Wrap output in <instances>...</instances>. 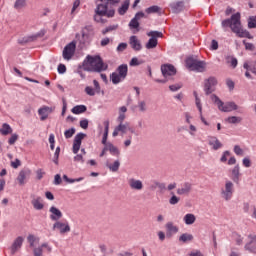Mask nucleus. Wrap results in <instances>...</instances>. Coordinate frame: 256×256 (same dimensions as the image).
Masks as SVG:
<instances>
[{
    "label": "nucleus",
    "mask_w": 256,
    "mask_h": 256,
    "mask_svg": "<svg viewBox=\"0 0 256 256\" xmlns=\"http://www.w3.org/2000/svg\"><path fill=\"white\" fill-rule=\"evenodd\" d=\"M222 27H230L232 33H235L237 37L246 39H253V36L249 31L244 30L241 25V13H235L230 19L222 21Z\"/></svg>",
    "instance_id": "f257e3e1"
},
{
    "label": "nucleus",
    "mask_w": 256,
    "mask_h": 256,
    "mask_svg": "<svg viewBox=\"0 0 256 256\" xmlns=\"http://www.w3.org/2000/svg\"><path fill=\"white\" fill-rule=\"evenodd\" d=\"M82 69L91 73H101L107 71V64L103 63V59L99 56L88 55L83 62Z\"/></svg>",
    "instance_id": "f03ea898"
},
{
    "label": "nucleus",
    "mask_w": 256,
    "mask_h": 256,
    "mask_svg": "<svg viewBox=\"0 0 256 256\" xmlns=\"http://www.w3.org/2000/svg\"><path fill=\"white\" fill-rule=\"evenodd\" d=\"M211 100L217 105L219 111H222L223 113H231V111H237L239 109V106H237L235 102L224 103L215 94L211 95Z\"/></svg>",
    "instance_id": "7ed1b4c3"
},
{
    "label": "nucleus",
    "mask_w": 256,
    "mask_h": 256,
    "mask_svg": "<svg viewBox=\"0 0 256 256\" xmlns=\"http://www.w3.org/2000/svg\"><path fill=\"white\" fill-rule=\"evenodd\" d=\"M186 67L190 71H196V73H205L207 71V62L189 57L186 59Z\"/></svg>",
    "instance_id": "20e7f679"
},
{
    "label": "nucleus",
    "mask_w": 256,
    "mask_h": 256,
    "mask_svg": "<svg viewBox=\"0 0 256 256\" xmlns=\"http://www.w3.org/2000/svg\"><path fill=\"white\" fill-rule=\"evenodd\" d=\"M147 36L150 37L146 43V49H155L159 45V38H163V32L159 31H150L147 33Z\"/></svg>",
    "instance_id": "39448f33"
},
{
    "label": "nucleus",
    "mask_w": 256,
    "mask_h": 256,
    "mask_svg": "<svg viewBox=\"0 0 256 256\" xmlns=\"http://www.w3.org/2000/svg\"><path fill=\"white\" fill-rule=\"evenodd\" d=\"M52 229L53 231H58L60 235H65L71 232V226L67 220H58L53 224Z\"/></svg>",
    "instance_id": "423d86ee"
},
{
    "label": "nucleus",
    "mask_w": 256,
    "mask_h": 256,
    "mask_svg": "<svg viewBox=\"0 0 256 256\" xmlns=\"http://www.w3.org/2000/svg\"><path fill=\"white\" fill-rule=\"evenodd\" d=\"M95 13L97 15H104L105 17H115V9H109V5L105 4H98Z\"/></svg>",
    "instance_id": "0eeeda50"
},
{
    "label": "nucleus",
    "mask_w": 256,
    "mask_h": 256,
    "mask_svg": "<svg viewBox=\"0 0 256 256\" xmlns=\"http://www.w3.org/2000/svg\"><path fill=\"white\" fill-rule=\"evenodd\" d=\"M75 49H77V43H75V41L67 44L62 52L63 59L71 61V59H73V55H75Z\"/></svg>",
    "instance_id": "6e6552de"
},
{
    "label": "nucleus",
    "mask_w": 256,
    "mask_h": 256,
    "mask_svg": "<svg viewBox=\"0 0 256 256\" xmlns=\"http://www.w3.org/2000/svg\"><path fill=\"white\" fill-rule=\"evenodd\" d=\"M217 78L211 76L208 79L204 80V93L206 95H211V93H215V89L217 87Z\"/></svg>",
    "instance_id": "1a4fd4ad"
},
{
    "label": "nucleus",
    "mask_w": 256,
    "mask_h": 256,
    "mask_svg": "<svg viewBox=\"0 0 256 256\" xmlns=\"http://www.w3.org/2000/svg\"><path fill=\"white\" fill-rule=\"evenodd\" d=\"M235 191L234 184L231 181H226L224 188L221 190V195L225 201H230Z\"/></svg>",
    "instance_id": "9d476101"
},
{
    "label": "nucleus",
    "mask_w": 256,
    "mask_h": 256,
    "mask_svg": "<svg viewBox=\"0 0 256 256\" xmlns=\"http://www.w3.org/2000/svg\"><path fill=\"white\" fill-rule=\"evenodd\" d=\"M161 71L165 79H169V77L177 75V69H175V66H173L172 64H163L161 66Z\"/></svg>",
    "instance_id": "9b49d317"
},
{
    "label": "nucleus",
    "mask_w": 256,
    "mask_h": 256,
    "mask_svg": "<svg viewBox=\"0 0 256 256\" xmlns=\"http://www.w3.org/2000/svg\"><path fill=\"white\" fill-rule=\"evenodd\" d=\"M23 241H25L23 236H18L13 241L12 245L9 248L11 255H15V253H17L21 249V247H23Z\"/></svg>",
    "instance_id": "f8f14e48"
},
{
    "label": "nucleus",
    "mask_w": 256,
    "mask_h": 256,
    "mask_svg": "<svg viewBox=\"0 0 256 256\" xmlns=\"http://www.w3.org/2000/svg\"><path fill=\"white\" fill-rule=\"evenodd\" d=\"M55 111V108L49 106H42L38 109V115L40 116V121H46L49 118V115Z\"/></svg>",
    "instance_id": "ddd939ff"
},
{
    "label": "nucleus",
    "mask_w": 256,
    "mask_h": 256,
    "mask_svg": "<svg viewBox=\"0 0 256 256\" xmlns=\"http://www.w3.org/2000/svg\"><path fill=\"white\" fill-rule=\"evenodd\" d=\"M87 135L83 134V133H78L75 138H74V142H73V153L75 155H77L79 153V149H81V143L82 141L85 139Z\"/></svg>",
    "instance_id": "4468645a"
},
{
    "label": "nucleus",
    "mask_w": 256,
    "mask_h": 256,
    "mask_svg": "<svg viewBox=\"0 0 256 256\" xmlns=\"http://www.w3.org/2000/svg\"><path fill=\"white\" fill-rule=\"evenodd\" d=\"M128 185L132 191H143V181L139 179L129 178Z\"/></svg>",
    "instance_id": "2eb2a0df"
},
{
    "label": "nucleus",
    "mask_w": 256,
    "mask_h": 256,
    "mask_svg": "<svg viewBox=\"0 0 256 256\" xmlns=\"http://www.w3.org/2000/svg\"><path fill=\"white\" fill-rule=\"evenodd\" d=\"M145 17V13L138 12L136 13L135 17L129 22L130 29H137L139 31V21Z\"/></svg>",
    "instance_id": "dca6fc26"
},
{
    "label": "nucleus",
    "mask_w": 256,
    "mask_h": 256,
    "mask_svg": "<svg viewBox=\"0 0 256 256\" xmlns=\"http://www.w3.org/2000/svg\"><path fill=\"white\" fill-rule=\"evenodd\" d=\"M49 212L51 221H55V223L63 217V212L55 206L50 207Z\"/></svg>",
    "instance_id": "f3484780"
},
{
    "label": "nucleus",
    "mask_w": 256,
    "mask_h": 256,
    "mask_svg": "<svg viewBox=\"0 0 256 256\" xmlns=\"http://www.w3.org/2000/svg\"><path fill=\"white\" fill-rule=\"evenodd\" d=\"M117 127L118 131H120L122 135H125L127 131H129L132 134H135V128H133L129 122H120Z\"/></svg>",
    "instance_id": "a211bd4d"
},
{
    "label": "nucleus",
    "mask_w": 256,
    "mask_h": 256,
    "mask_svg": "<svg viewBox=\"0 0 256 256\" xmlns=\"http://www.w3.org/2000/svg\"><path fill=\"white\" fill-rule=\"evenodd\" d=\"M28 177H31V170L30 169L21 170L17 176V181L19 185H25V180Z\"/></svg>",
    "instance_id": "6ab92c4d"
},
{
    "label": "nucleus",
    "mask_w": 256,
    "mask_h": 256,
    "mask_svg": "<svg viewBox=\"0 0 256 256\" xmlns=\"http://www.w3.org/2000/svg\"><path fill=\"white\" fill-rule=\"evenodd\" d=\"M208 145H210L214 151H217L223 147L221 141H219V139L215 136L208 137Z\"/></svg>",
    "instance_id": "aec40b11"
},
{
    "label": "nucleus",
    "mask_w": 256,
    "mask_h": 256,
    "mask_svg": "<svg viewBox=\"0 0 256 256\" xmlns=\"http://www.w3.org/2000/svg\"><path fill=\"white\" fill-rule=\"evenodd\" d=\"M192 185L189 182L182 184L180 188L177 189V195H189L191 193Z\"/></svg>",
    "instance_id": "412c9836"
},
{
    "label": "nucleus",
    "mask_w": 256,
    "mask_h": 256,
    "mask_svg": "<svg viewBox=\"0 0 256 256\" xmlns=\"http://www.w3.org/2000/svg\"><path fill=\"white\" fill-rule=\"evenodd\" d=\"M31 204L33 205L34 209H36V211H41L45 208V204H43V198L39 196L32 199Z\"/></svg>",
    "instance_id": "4be33fe9"
},
{
    "label": "nucleus",
    "mask_w": 256,
    "mask_h": 256,
    "mask_svg": "<svg viewBox=\"0 0 256 256\" xmlns=\"http://www.w3.org/2000/svg\"><path fill=\"white\" fill-rule=\"evenodd\" d=\"M130 46L134 51H141V42L137 38V36H131L129 39Z\"/></svg>",
    "instance_id": "5701e85b"
},
{
    "label": "nucleus",
    "mask_w": 256,
    "mask_h": 256,
    "mask_svg": "<svg viewBox=\"0 0 256 256\" xmlns=\"http://www.w3.org/2000/svg\"><path fill=\"white\" fill-rule=\"evenodd\" d=\"M173 13H181L185 9V3L183 1L173 2L170 4Z\"/></svg>",
    "instance_id": "b1692460"
},
{
    "label": "nucleus",
    "mask_w": 256,
    "mask_h": 256,
    "mask_svg": "<svg viewBox=\"0 0 256 256\" xmlns=\"http://www.w3.org/2000/svg\"><path fill=\"white\" fill-rule=\"evenodd\" d=\"M128 72H129V67L127 66V64H121L120 66H118L117 75H119L120 77L126 79Z\"/></svg>",
    "instance_id": "393cba45"
},
{
    "label": "nucleus",
    "mask_w": 256,
    "mask_h": 256,
    "mask_svg": "<svg viewBox=\"0 0 256 256\" xmlns=\"http://www.w3.org/2000/svg\"><path fill=\"white\" fill-rule=\"evenodd\" d=\"M231 173L234 183H239V177L241 176L239 164L232 169Z\"/></svg>",
    "instance_id": "a878e982"
},
{
    "label": "nucleus",
    "mask_w": 256,
    "mask_h": 256,
    "mask_svg": "<svg viewBox=\"0 0 256 256\" xmlns=\"http://www.w3.org/2000/svg\"><path fill=\"white\" fill-rule=\"evenodd\" d=\"M27 7V0H16L14 2V9L16 11H23Z\"/></svg>",
    "instance_id": "bb28decb"
},
{
    "label": "nucleus",
    "mask_w": 256,
    "mask_h": 256,
    "mask_svg": "<svg viewBox=\"0 0 256 256\" xmlns=\"http://www.w3.org/2000/svg\"><path fill=\"white\" fill-rule=\"evenodd\" d=\"M127 113V108L125 106H121L119 108V115L117 118L118 123H124L125 119H126V114Z\"/></svg>",
    "instance_id": "cd10ccee"
},
{
    "label": "nucleus",
    "mask_w": 256,
    "mask_h": 256,
    "mask_svg": "<svg viewBox=\"0 0 256 256\" xmlns=\"http://www.w3.org/2000/svg\"><path fill=\"white\" fill-rule=\"evenodd\" d=\"M183 221L186 225H193L197 221V217L194 214L188 213L184 216Z\"/></svg>",
    "instance_id": "c85d7f7f"
},
{
    "label": "nucleus",
    "mask_w": 256,
    "mask_h": 256,
    "mask_svg": "<svg viewBox=\"0 0 256 256\" xmlns=\"http://www.w3.org/2000/svg\"><path fill=\"white\" fill-rule=\"evenodd\" d=\"M131 0H125L122 6L118 9L119 15H125L129 11Z\"/></svg>",
    "instance_id": "c756f323"
},
{
    "label": "nucleus",
    "mask_w": 256,
    "mask_h": 256,
    "mask_svg": "<svg viewBox=\"0 0 256 256\" xmlns=\"http://www.w3.org/2000/svg\"><path fill=\"white\" fill-rule=\"evenodd\" d=\"M110 79L113 83V85H119L121 81H125V78H122L117 72H114L110 75Z\"/></svg>",
    "instance_id": "7c9ffc66"
},
{
    "label": "nucleus",
    "mask_w": 256,
    "mask_h": 256,
    "mask_svg": "<svg viewBox=\"0 0 256 256\" xmlns=\"http://www.w3.org/2000/svg\"><path fill=\"white\" fill-rule=\"evenodd\" d=\"M85 111H87V106L85 105H77L72 108L74 115H81V113H85Z\"/></svg>",
    "instance_id": "2f4dec72"
},
{
    "label": "nucleus",
    "mask_w": 256,
    "mask_h": 256,
    "mask_svg": "<svg viewBox=\"0 0 256 256\" xmlns=\"http://www.w3.org/2000/svg\"><path fill=\"white\" fill-rule=\"evenodd\" d=\"M194 237L192 234L184 233L179 237L180 243H191L193 241Z\"/></svg>",
    "instance_id": "473e14b6"
},
{
    "label": "nucleus",
    "mask_w": 256,
    "mask_h": 256,
    "mask_svg": "<svg viewBox=\"0 0 256 256\" xmlns=\"http://www.w3.org/2000/svg\"><path fill=\"white\" fill-rule=\"evenodd\" d=\"M105 130L102 138V145H108L107 144V138L109 137V121L104 122Z\"/></svg>",
    "instance_id": "72a5a7b5"
},
{
    "label": "nucleus",
    "mask_w": 256,
    "mask_h": 256,
    "mask_svg": "<svg viewBox=\"0 0 256 256\" xmlns=\"http://www.w3.org/2000/svg\"><path fill=\"white\" fill-rule=\"evenodd\" d=\"M1 135H9L10 133H13V129L11 126L7 123H4L2 125V128H0Z\"/></svg>",
    "instance_id": "f704fd0d"
},
{
    "label": "nucleus",
    "mask_w": 256,
    "mask_h": 256,
    "mask_svg": "<svg viewBox=\"0 0 256 256\" xmlns=\"http://www.w3.org/2000/svg\"><path fill=\"white\" fill-rule=\"evenodd\" d=\"M166 230L171 233H179V227H177L173 222L166 223Z\"/></svg>",
    "instance_id": "c9c22d12"
},
{
    "label": "nucleus",
    "mask_w": 256,
    "mask_h": 256,
    "mask_svg": "<svg viewBox=\"0 0 256 256\" xmlns=\"http://www.w3.org/2000/svg\"><path fill=\"white\" fill-rule=\"evenodd\" d=\"M145 12L148 14V15H151L153 13H161V7L157 6V5H154V6H150L148 7Z\"/></svg>",
    "instance_id": "e433bc0d"
},
{
    "label": "nucleus",
    "mask_w": 256,
    "mask_h": 256,
    "mask_svg": "<svg viewBox=\"0 0 256 256\" xmlns=\"http://www.w3.org/2000/svg\"><path fill=\"white\" fill-rule=\"evenodd\" d=\"M119 167H121V162H119V160H116L113 164L108 165V169H110V171H112L113 173L119 171Z\"/></svg>",
    "instance_id": "4c0bfd02"
},
{
    "label": "nucleus",
    "mask_w": 256,
    "mask_h": 256,
    "mask_svg": "<svg viewBox=\"0 0 256 256\" xmlns=\"http://www.w3.org/2000/svg\"><path fill=\"white\" fill-rule=\"evenodd\" d=\"M227 123H230L232 125H235L237 123H241L242 118L237 116H230L226 119Z\"/></svg>",
    "instance_id": "58836bf2"
},
{
    "label": "nucleus",
    "mask_w": 256,
    "mask_h": 256,
    "mask_svg": "<svg viewBox=\"0 0 256 256\" xmlns=\"http://www.w3.org/2000/svg\"><path fill=\"white\" fill-rule=\"evenodd\" d=\"M145 63V60H139L137 57H134L131 59L129 65L130 67H138V65H143Z\"/></svg>",
    "instance_id": "ea45409f"
},
{
    "label": "nucleus",
    "mask_w": 256,
    "mask_h": 256,
    "mask_svg": "<svg viewBox=\"0 0 256 256\" xmlns=\"http://www.w3.org/2000/svg\"><path fill=\"white\" fill-rule=\"evenodd\" d=\"M107 150L110 151V153H112V155L117 154L118 156L121 154V152H119V150L117 149V147H115L113 144L108 143L106 144Z\"/></svg>",
    "instance_id": "a19ab883"
},
{
    "label": "nucleus",
    "mask_w": 256,
    "mask_h": 256,
    "mask_svg": "<svg viewBox=\"0 0 256 256\" xmlns=\"http://www.w3.org/2000/svg\"><path fill=\"white\" fill-rule=\"evenodd\" d=\"M244 249L250 253H256V244H251V242L246 243Z\"/></svg>",
    "instance_id": "79ce46f5"
},
{
    "label": "nucleus",
    "mask_w": 256,
    "mask_h": 256,
    "mask_svg": "<svg viewBox=\"0 0 256 256\" xmlns=\"http://www.w3.org/2000/svg\"><path fill=\"white\" fill-rule=\"evenodd\" d=\"M138 109L141 111V113H145V111H147V102H145V100L139 101Z\"/></svg>",
    "instance_id": "37998d69"
},
{
    "label": "nucleus",
    "mask_w": 256,
    "mask_h": 256,
    "mask_svg": "<svg viewBox=\"0 0 256 256\" xmlns=\"http://www.w3.org/2000/svg\"><path fill=\"white\" fill-rule=\"evenodd\" d=\"M248 27L249 29H256V17L251 16L248 20Z\"/></svg>",
    "instance_id": "c03bdc74"
},
{
    "label": "nucleus",
    "mask_w": 256,
    "mask_h": 256,
    "mask_svg": "<svg viewBox=\"0 0 256 256\" xmlns=\"http://www.w3.org/2000/svg\"><path fill=\"white\" fill-rule=\"evenodd\" d=\"M75 135V128H70L64 132L65 139H71Z\"/></svg>",
    "instance_id": "a18cd8bd"
},
{
    "label": "nucleus",
    "mask_w": 256,
    "mask_h": 256,
    "mask_svg": "<svg viewBox=\"0 0 256 256\" xmlns=\"http://www.w3.org/2000/svg\"><path fill=\"white\" fill-rule=\"evenodd\" d=\"M85 93H86V95H89L90 97H95V94L97 93V91L95 89H93V87L87 86L85 88Z\"/></svg>",
    "instance_id": "49530a36"
},
{
    "label": "nucleus",
    "mask_w": 256,
    "mask_h": 256,
    "mask_svg": "<svg viewBox=\"0 0 256 256\" xmlns=\"http://www.w3.org/2000/svg\"><path fill=\"white\" fill-rule=\"evenodd\" d=\"M194 96H195V103H196V107L199 111V113H201V109H202V105H201V99L199 98V96H197V92H194Z\"/></svg>",
    "instance_id": "de8ad7c7"
},
{
    "label": "nucleus",
    "mask_w": 256,
    "mask_h": 256,
    "mask_svg": "<svg viewBox=\"0 0 256 256\" xmlns=\"http://www.w3.org/2000/svg\"><path fill=\"white\" fill-rule=\"evenodd\" d=\"M59 153H61V148L57 147L54 153V159L53 162L55 163V165H59Z\"/></svg>",
    "instance_id": "09e8293b"
},
{
    "label": "nucleus",
    "mask_w": 256,
    "mask_h": 256,
    "mask_svg": "<svg viewBox=\"0 0 256 256\" xmlns=\"http://www.w3.org/2000/svg\"><path fill=\"white\" fill-rule=\"evenodd\" d=\"M27 240H28L30 247H35V242L39 241V239H37L34 235H29L27 237Z\"/></svg>",
    "instance_id": "8fccbe9b"
},
{
    "label": "nucleus",
    "mask_w": 256,
    "mask_h": 256,
    "mask_svg": "<svg viewBox=\"0 0 256 256\" xmlns=\"http://www.w3.org/2000/svg\"><path fill=\"white\" fill-rule=\"evenodd\" d=\"M102 17H105V16L95 13L94 21H96V23H107V20H104Z\"/></svg>",
    "instance_id": "3c124183"
},
{
    "label": "nucleus",
    "mask_w": 256,
    "mask_h": 256,
    "mask_svg": "<svg viewBox=\"0 0 256 256\" xmlns=\"http://www.w3.org/2000/svg\"><path fill=\"white\" fill-rule=\"evenodd\" d=\"M33 255L34 256H43V247L39 246L37 248L33 249Z\"/></svg>",
    "instance_id": "603ef678"
},
{
    "label": "nucleus",
    "mask_w": 256,
    "mask_h": 256,
    "mask_svg": "<svg viewBox=\"0 0 256 256\" xmlns=\"http://www.w3.org/2000/svg\"><path fill=\"white\" fill-rule=\"evenodd\" d=\"M43 177H45V172L43 171V169H38L36 170V179L38 181H41V179H43Z\"/></svg>",
    "instance_id": "864d4df0"
},
{
    "label": "nucleus",
    "mask_w": 256,
    "mask_h": 256,
    "mask_svg": "<svg viewBox=\"0 0 256 256\" xmlns=\"http://www.w3.org/2000/svg\"><path fill=\"white\" fill-rule=\"evenodd\" d=\"M19 139V135L17 134H13L9 140H8V143L9 145H15L16 141Z\"/></svg>",
    "instance_id": "5fc2aeb1"
},
{
    "label": "nucleus",
    "mask_w": 256,
    "mask_h": 256,
    "mask_svg": "<svg viewBox=\"0 0 256 256\" xmlns=\"http://www.w3.org/2000/svg\"><path fill=\"white\" fill-rule=\"evenodd\" d=\"M125 49H127V43H125V42H122L117 46L118 53H123V51H125Z\"/></svg>",
    "instance_id": "6e6d98bb"
},
{
    "label": "nucleus",
    "mask_w": 256,
    "mask_h": 256,
    "mask_svg": "<svg viewBox=\"0 0 256 256\" xmlns=\"http://www.w3.org/2000/svg\"><path fill=\"white\" fill-rule=\"evenodd\" d=\"M79 5H81V0H75L71 10L72 15L75 13V11H77V9H79Z\"/></svg>",
    "instance_id": "4d7b16f0"
},
{
    "label": "nucleus",
    "mask_w": 256,
    "mask_h": 256,
    "mask_svg": "<svg viewBox=\"0 0 256 256\" xmlns=\"http://www.w3.org/2000/svg\"><path fill=\"white\" fill-rule=\"evenodd\" d=\"M243 45H245V49L248 51H253L255 49V46L252 43H249L245 40H243Z\"/></svg>",
    "instance_id": "13d9d810"
},
{
    "label": "nucleus",
    "mask_w": 256,
    "mask_h": 256,
    "mask_svg": "<svg viewBox=\"0 0 256 256\" xmlns=\"http://www.w3.org/2000/svg\"><path fill=\"white\" fill-rule=\"evenodd\" d=\"M234 153L240 156L244 155L243 149L239 145L234 146Z\"/></svg>",
    "instance_id": "bf43d9fd"
},
{
    "label": "nucleus",
    "mask_w": 256,
    "mask_h": 256,
    "mask_svg": "<svg viewBox=\"0 0 256 256\" xmlns=\"http://www.w3.org/2000/svg\"><path fill=\"white\" fill-rule=\"evenodd\" d=\"M115 29H117V25L109 26L106 29H104L102 31V33H103V35H107V33L111 32V31H115Z\"/></svg>",
    "instance_id": "052dcab7"
},
{
    "label": "nucleus",
    "mask_w": 256,
    "mask_h": 256,
    "mask_svg": "<svg viewBox=\"0 0 256 256\" xmlns=\"http://www.w3.org/2000/svg\"><path fill=\"white\" fill-rule=\"evenodd\" d=\"M80 127L82 129H88V127H89V120H87V119L81 120L80 121Z\"/></svg>",
    "instance_id": "680f3d73"
},
{
    "label": "nucleus",
    "mask_w": 256,
    "mask_h": 256,
    "mask_svg": "<svg viewBox=\"0 0 256 256\" xmlns=\"http://www.w3.org/2000/svg\"><path fill=\"white\" fill-rule=\"evenodd\" d=\"M11 167H13V169H18L21 167V160L16 159L15 161L11 162Z\"/></svg>",
    "instance_id": "e2e57ef3"
},
{
    "label": "nucleus",
    "mask_w": 256,
    "mask_h": 256,
    "mask_svg": "<svg viewBox=\"0 0 256 256\" xmlns=\"http://www.w3.org/2000/svg\"><path fill=\"white\" fill-rule=\"evenodd\" d=\"M170 205H177L179 203V197L173 195L169 200Z\"/></svg>",
    "instance_id": "0e129e2a"
},
{
    "label": "nucleus",
    "mask_w": 256,
    "mask_h": 256,
    "mask_svg": "<svg viewBox=\"0 0 256 256\" xmlns=\"http://www.w3.org/2000/svg\"><path fill=\"white\" fill-rule=\"evenodd\" d=\"M181 87H183V85L181 84H174V85H170L169 86V89L170 91H179V89H181Z\"/></svg>",
    "instance_id": "69168bd1"
},
{
    "label": "nucleus",
    "mask_w": 256,
    "mask_h": 256,
    "mask_svg": "<svg viewBox=\"0 0 256 256\" xmlns=\"http://www.w3.org/2000/svg\"><path fill=\"white\" fill-rule=\"evenodd\" d=\"M94 89L96 90V93H101V85H99V82L97 80H93Z\"/></svg>",
    "instance_id": "338daca9"
},
{
    "label": "nucleus",
    "mask_w": 256,
    "mask_h": 256,
    "mask_svg": "<svg viewBox=\"0 0 256 256\" xmlns=\"http://www.w3.org/2000/svg\"><path fill=\"white\" fill-rule=\"evenodd\" d=\"M189 256H205V255H203V253H201V251L196 250V251L191 252L189 254Z\"/></svg>",
    "instance_id": "774afa93"
}]
</instances>
